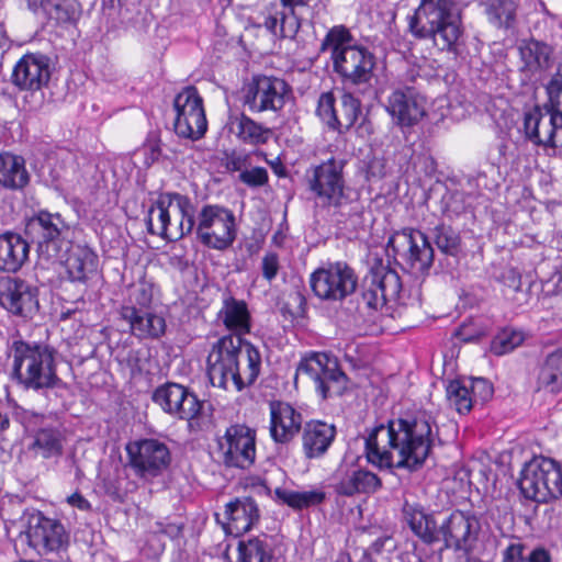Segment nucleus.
<instances>
[{"label":"nucleus","mask_w":562,"mask_h":562,"mask_svg":"<svg viewBox=\"0 0 562 562\" xmlns=\"http://www.w3.org/2000/svg\"><path fill=\"white\" fill-rule=\"evenodd\" d=\"M436 441H440L436 419L429 412L419 409L367 429L364 452L373 467L413 473L425 465Z\"/></svg>","instance_id":"f257e3e1"},{"label":"nucleus","mask_w":562,"mask_h":562,"mask_svg":"<svg viewBox=\"0 0 562 562\" xmlns=\"http://www.w3.org/2000/svg\"><path fill=\"white\" fill-rule=\"evenodd\" d=\"M217 319L234 333L220 338L207 357V375L213 386L228 389L229 381L237 391L252 385L260 374L261 355L241 335L251 328L247 303L228 295L217 313Z\"/></svg>","instance_id":"f03ea898"},{"label":"nucleus","mask_w":562,"mask_h":562,"mask_svg":"<svg viewBox=\"0 0 562 562\" xmlns=\"http://www.w3.org/2000/svg\"><path fill=\"white\" fill-rule=\"evenodd\" d=\"M402 513L413 533L426 544L443 541L448 549L469 550L481 529L479 518L472 512L456 509L440 525L435 515L418 503L405 501Z\"/></svg>","instance_id":"7ed1b4c3"},{"label":"nucleus","mask_w":562,"mask_h":562,"mask_svg":"<svg viewBox=\"0 0 562 562\" xmlns=\"http://www.w3.org/2000/svg\"><path fill=\"white\" fill-rule=\"evenodd\" d=\"M319 50L330 52L333 71L342 89L363 93L372 87L376 57L367 46L358 44L345 25L329 29Z\"/></svg>","instance_id":"20e7f679"},{"label":"nucleus","mask_w":562,"mask_h":562,"mask_svg":"<svg viewBox=\"0 0 562 562\" xmlns=\"http://www.w3.org/2000/svg\"><path fill=\"white\" fill-rule=\"evenodd\" d=\"M408 30L417 40H430L441 52L454 57L461 53L464 30L454 0H420L408 19Z\"/></svg>","instance_id":"39448f33"},{"label":"nucleus","mask_w":562,"mask_h":562,"mask_svg":"<svg viewBox=\"0 0 562 562\" xmlns=\"http://www.w3.org/2000/svg\"><path fill=\"white\" fill-rule=\"evenodd\" d=\"M13 376L25 390L43 392L65 387L57 374L56 350L37 342L15 340L12 344Z\"/></svg>","instance_id":"423d86ee"},{"label":"nucleus","mask_w":562,"mask_h":562,"mask_svg":"<svg viewBox=\"0 0 562 562\" xmlns=\"http://www.w3.org/2000/svg\"><path fill=\"white\" fill-rule=\"evenodd\" d=\"M547 101L524 113L526 139L543 148H562V72L558 70L544 86Z\"/></svg>","instance_id":"0eeeda50"},{"label":"nucleus","mask_w":562,"mask_h":562,"mask_svg":"<svg viewBox=\"0 0 562 562\" xmlns=\"http://www.w3.org/2000/svg\"><path fill=\"white\" fill-rule=\"evenodd\" d=\"M52 60L43 53H26L14 65L10 82L22 92L24 108L37 112L45 104L44 88L52 77Z\"/></svg>","instance_id":"6e6552de"},{"label":"nucleus","mask_w":562,"mask_h":562,"mask_svg":"<svg viewBox=\"0 0 562 562\" xmlns=\"http://www.w3.org/2000/svg\"><path fill=\"white\" fill-rule=\"evenodd\" d=\"M193 232L204 247L226 250L237 237L235 214L220 204H204L195 217Z\"/></svg>","instance_id":"1a4fd4ad"},{"label":"nucleus","mask_w":562,"mask_h":562,"mask_svg":"<svg viewBox=\"0 0 562 562\" xmlns=\"http://www.w3.org/2000/svg\"><path fill=\"white\" fill-rule=\"evenodd\" d=\"M24 234L47 258L58 257L70 244V225L59 213L47 210H40L25 221Z\"/></svg>","instance_id":"9d476101"},{"label":"nucleus","mask_w":562,"mask_h":562,"mask_svg":"<svg viewBox=\"0 0 562 562\" xmlns=\"http://www.w3.org/2000/svg\"><path fill=\"white\" fill-rule=\"evenodd\" d=\"M359 278L346 261H328L310 276V286L316 297L329 303H342L356 293Z\"/></svg>","instance_id":"9b49d317"},{"label":"nucleus","mask_w":562,"mask_h":562,"mask_svg":"<svg viewBox=\"0 0 562 562\" xmlns=\"http://www.w3.org/2000/svg\"><path fill=\"white\" fill-rule=\"evenodd\" d=\"M389 249L402 269L413 274L428 273L434 263L435 250L427 234L419 229L403 228L395 232L389 238Z\"/></svg>","instance_id":"f8f14e48"},{"label":"nucleus","mask_w":562,"mask_h":562,"mask_svg":"<svg viewBox=\"0 0 562 562\" xmlns=\"http://www.w3.org/2000/svg\"><path fill=\"white\" fill-rule=\"evenodd\" d=\"M159 211L160 231L158 235L166 240L181 239L193 233L194 206L188 195L178 192H162L151 204Z\"/></svg>","instance_id":"ddd939ff"},{"label":"nucleus","mask_w":562,"mask_h":562,"mask_svg":"<svg viewBox=\"0 0 562 562\" xmlns=\"http://www.w3.org/2000/svg\"><path fill=\"white\" fill-rule=\"evenodd\" d=\"M300 373L306 374L315 383L316 392L322 400L341 396L349 382L337 359L325 352H311L303 357L296 367L295 380Z\"/></svg>","instance_id":"4468645a"},{"label":"nucleus","mask_w":562,"mask_h":562,"mask_svg":"<svg viewBox=\"0 0 562 562\" xmlns=\"http://www.w3.org/2000/svg\"><path fill=\"white\" fill-rule=\"evenodd\" d=\"M359 286L360 302L368 310L378 311L387 301L397 300L402 292V280L398 273L378 258Z\"/></svg>","instance_id":"2eb2a0df"},{"label":"nucleus","mask_w":562,"mask_h":562,"mask_svg":"<svg viewBox=\"0 0 562 562\" xmlns=\"http://www.w3.org/2000/svg\"><path fill=\"white\" fill-rule=\"evenodd\" d=\"M291 97L292 87L283 78L254 75L244 88L243 103L252 113H278Z\"/></svg>","instance_id":"dca6fc26"},{"label":"nucleus","mask_w":562,"mask_h":562,"mask_svg":"<svg viewBox=\"0 0 562 562\" xmlns=\"http://www.w3.org/2000/svg\"><path fill=\"white\" fill-rule=\"evenodd\" d=\"M345 166L344 159L331 157L307 171L308 190L323 206H341L342 200L346 198Z\"/></svg>","instance_id":"f3484780"},{"label":"nucleus","mask_w":562,"mask_h":562,"mask_svg":"<svg viewBox=\"0 0 562 562\" xmlns=\"http://www.w3.org/2000/svg\"><path fill=\"white\" fill-rule=\"evenodd\" d=\"M175 133L182 138L200 139L207 130L203 99L194 86L184 87L173 99Z\"/></svg>","instance_id":"a211bd4d"},{"label":"nucleus","mask_w":562,"mask_h":562,"mask_svg":"<svg viewBox=\"0 0 562 562\" xmlns=\"http://www.w3.org/2000/svg\"><path fill=\"white\" fill-rule=\"evenodd\" d=\"M216 441V453L226 468L249 469L255 463L256 431L248 426L231 425Z\"/></svg>","instance_id":"6ab92c4d"},{"label":"nucleus","mask_w":562,"mask_h":562,"mask_svg":"<svg viewBox=\"0 0 562 562\" xmlns=\"http://www.w3.org/2000/svg\"><path fill=\"white\" fill-rule=\"evenodd\" d=\"M26 539L27 544L42 557L58 554L69 546V532L63 522L40 510L29 515Z\"/></svg>","instance_id":"aec40b11"},{"label":"nucleus","mask_w":562,"mask_h":562,"mask_svg":"<svg viewBox=\"0 0 562 562\" xmlns=\"http://www.w3.org/2000/svg\"><path fill=\"white\" fill-rule=\"evenodd\" d=\"M130 465L140 479L159 476L171 462L170 450L158 439H142L126 446Z\"/></svg>","instance_id":"412c9836"},{"label":"nucleus","mask_w":562,"mask_h":562,"mask_svg":"<svg viewBox=\"0 0 562 562\" xmlns=\"http://www.w3.org/2000/svg\"><path fill=\"white\" fill-rule=\"evenodd\" d=\"M0 306L13 316L32 319L40 310L38 289L18 277L2 278Z\"/></svg>","instance_id":"4be33fe9"},{"label":"nucleus","mask_w":562,"mask_h":562,"mask_svg":"<svg viewBox=\"0 0 562 562\" xmlns=\"http://www.w3.org/2000/svg\"><path fill=\"white\" fill-rule=\"evenodd\" d=\"M44 418V415L32 411L23 409L21 413H16V419L25 429L34 432L29 450L44 459L59 457L64 450L63 434L56 427H42Z\"/></svg>","instance_id":"5701e85b"},{"label":"nucleus","mask_w":562,"mask_h":562,"mask_svg":"<svg viewBox=\"0 0 562 562\" xmlns=\"http://www.w3.org/2000/svg\"><path fill=\"white\" fill-rule=\"evenodd\" d=\"M213 406L189 387L180 384L178 400L173 405L171 417L188 422L190 431H206L213 427Z\"/></svg>","instance_id":"b1692460"},{"label":"nucleus","mask_w":562,"mask_h":562,"mask_svg":"<svg viewBox=\"0 0 562 562\" xmlns=\"http://www.w3.org/2000/svg\"><path fill=\"white\" fill-rule=\"evenodd\" d=\"M386 112L400 127H412L425 115V99L414 87L394 89L387 98Z\"/></svg>","instance_id":"393cba45"},{"label":"nucleus","mask_w":562,"mask_h":562,"mask_svg":"<svg viewBox=\"0 0 562 562\" xmlns=\"http://www.w3.org/2000/svg\"><path fill=\"white\" fill-rule=\"evenodd\" d=\"M224 517L222 525L226 535L240 538L258 525L261 515L257 502L250 496H243L225 505Z\"/></svg>","instance_id":"a878e982"},{"label":"nucleus","mask_w":562,"mask_h":562,"mask_svg":"<svg viewBox=\"0 0 562 562\" xmlns=\"http://www.w3.org/2000/svg\"><path fill=\"white\" fill-rule=\"evenodd\" d=\"M270 407V435L277 443L290 442L303 428V416L291 404L272 401Z\"/></svg>","instance_id":"bb28decb"},{"label":"nucleus","mask_w":562,"mask_h":562,"mask_svg":"<svg viewBox=\"0 0 562 562\" xmlns=\"http://www.w3.org/2000/svg\"><path fill=\"white\" fill-rule=\"evenodd\" d=\"M67 257L64 261L67 278L74 283L87 285L89 280L95 276L99 257L88 245L68 244L65 246Z\"/></svg>","instance_id":"cd10ccee"},{"label":"nucleus","mask_w":562,"mask_h":562,"mask_svg":"<svg viewBox=\"0 0 562 562\" xmlns=\"http://www.w3.org/2000/svg\"><path fill=\"white\" fill-rule=\"evenodd\" d=\"M120 315L130 325L131 334L140 340L159 339L166 334V319L150 310L122 305Z\"/></svg>","instance_id":"c85d7f7f"},{"label":"nucleus","mask_w":562,"mask_h":562,"mask_svg":"<svg viewBox=\"0 0 562 562\" xmlns=\"http://www.w3.org/2000/svg\"><path fill=\"white\" fill-rule=\"evenodd\" d=\"M337 435L334 424H328L319 419H311L303 425L301 439L302 451L307 460L323 458Z\"/></svg>","instance_id":"c756f323"},{"label":"nucleus","mask_w":562,"mask_h":562,"mask_svg":"<svg viewBox=\"0 0 562 562\" xmlns=\"http://www.w3.org/2000/svg\"><path fill=\"white\" fill-rule=\"evenodd\" d=\"M27 8L34 13H44L48 19L60 25H74L82 13L78 0H25Z\"/></svg>","instance_id":"7c9ffc66"},{"label":"nucleus","mask_w":562,"mask_h":562,"mask_svg":"<svg viewBox=\"0 0 562 562\" xmlns=\"http://www.w3.org/2000/svg\"><path fill=\"white\" fill-rule=\"evenodd\" d=\"M276 539L266 532L240 537L237 542L236 562H274Z\"/></svg>","instance_id":"2f4dec72"},{"label":"nucleus","mask_w":562,"mask_h":562,"mask_svg":"<svg viewBox=\"0 0 562 562\" xmlns=\"http://www.w3.org/2000/svg\"><path fill=\"white\" fill-rule=\"evenodd\" d=\"M30 241L20 234L5 232L0 234V270L16 272L29 259Z\"/></svg>","instance_id":"473e14b6"},{"label":"nucleus","mask_w":562,"mask_h":562,"mask_svg":"<svg viewBox=\"0 0 562 562\" xmlns=\"http://www.w3.org/2000/svg\"><path fill=\"white\" fill-rule=\"evenodd\" d=\"M381 487V479L375 473L364 469L347 470L334 485L338 495L348 497L356 494H373Z\"/></svg>","instance_id":"72a5a7b5"},{"label":"nucleus","mask_w":562,"mask_h":562,"mask_svg":"<svg viewBox=\"0 0 562 562\" xmlns=\"http://www.w3.org/2000/svg\"><path fill=\"white\" fill-rule=\"evenodd\" d=\"M487 22L495 29L514 32L518 25V0H480Z\"/></svg>","instance_id":"f704fd0d"},{"label":"nucleus","mask_w":562,"mask_h":562,"mask_svg":"<svg viewBox=\"0 0 562 562\" xmlns=\"http://www.w3.org/2000/svg\"><path fill=\"white\" fill-rule=\"evenodd\" d=\"M31 175L25 159L10 151L0 153V187L10 191H22L29 186Z\"/></svg>","instance_id":"c9c22d12"},{"label":"nucleus","mask_w":562,"mask_h":562,"mask_svg":"<svg viewBox=\"0 0 562 562\" xmlns=\"http://www.w3.org/2000/svg\"><path fill=\"white\" fill-rule=\"evenodd\" d=\"M524 69L531 74L546 71L552 65L553 47L546 42L529 38L519 46Z\"/></svg>","instance_id":"e433bc0d"},{"label":"nucleus","mask_w":562,"mask_h":562,"mask_svg":"<svg viewBox=\"0 0 562 562\" xmlns=\"http://www.w3.org/2000/svg\"><path fill=\"white\" fill-rule=\"evenodd\" d=\"M543 484L542 458H535L526 462L517 480L520 494L526 499L546 503V496L542 495Z\"/></svg>","instance_id":"4c0bfd02"},{"label":"nucleus","mask_w":562,"mask_h":562,"mask_svg":"<svg viewBox=\"0 0 562 562\" xmlns=\"http://www.w3.org/2000/svg\"><path fill=\"white\" fill-rule=\"evenodd\" d=\"M263 26L273 35L293 37L301 27V18L292 9L279 11L274 4L267 9Z\"/></svg>","instance_id":"58836bf2"},{"label":"nucleus","mask_w":562,"mask_h":562,"mask_svg":"<svg viewBox=\"0 0 562 562\" xmlns=\"http://www.w3.org/2000/svg\"><path fill=\"white\" fill-rule=\"evenodd\" d=\"M562 387V349L549 353L539 366L536 390H548L552 393Z\"/></svg>","instance_id":"ea45409f"},{"label":"nucleus","mask_w":562,"mask_h":562,"mask_svg":"<svg viewBox=\"0 0 562 562\" xmlns=\"http://www.w3.org/2000/svg\"><path fill=\"white\" fill-rule=\"evenodd\" d=\"M430 244L447 257L458 258L462 254V238L460 232L446 223H438L427 234Z\"/></svg>","instance_id":"a19ab883"},{"label":"nucleus","mask_w":562,"mask_h":562,"mask_svg":"<svg viewBox=\"0 0 562 562\" xmlns=\"http://www.w3.org/2000/svg\"><path fill=\"white\" fill-rule=\"evenodd\" d=\"M232 123L236 124V137L244 144L251 146L265 145L272 135L269 127L256 122L245 113L236 115Z\"/></svg>","instance_id":"79ce46f5"},{"label":"nucleus","mask_w":562,"mask_h":562,"mask_svg":"<svg viewBox=\"0 0 562 562\" xmlns=\"http://www.w3.org/2000/svg\"><path fill=\"white\" fill-rule=\"evenodd\" d=\"M355 90L344 89L339 105H336V115L339 121V125L335 127V132L339 134L347 133L353 127L359 119L362 116V104L361 101L353 95Z\"/></svg>","instance_id":"37998d69"},{"label":"nucleus","mask_w":562,"mask_h":562,"mask_svg":"<svg viewBox=\"0 0 562 562\" xmlns=\"http://www.w3.org/2000/svg\"><path fill=\"white\" fill-rule=\"evenodd\" d=\"M274 495L279 502L294 510H302L312 506L321 505L326 499V493L322 490L296 492L277 487L274 490Z\"/></svg>","instance_id":"c03bdc74"},{"label":"nucleus","mask_w":562,"mask_h":562,"mask_svg":"<svg viewBox=\"0 0 562 562\" xmlns=\"http://www.w3.org/2000/svg\"><path fill=\"white\" fill-rule=\"evenodd\" d=\"M526 340L524 330L505 326L496 331L490 344V351L496 357L513 352Z\"/></svg>","instance_id":"a18cd8bd"},{"label":"nucleus","mask_w":562,"mask_h":562,"mask_svg":"<svg viewBox=\"0 0 562 562\" xmlns=\"http://www.w3.org/2000/svg\"><path fill=\"white\" fill-rule=\"evenodd\" d=\"M543 465V488L542 495L546 502L551 498L562 496V467L559 462L550 458H542Z\"/></svg>","instance_id":"49530a36"},{"label":"nucleus","mask_w":562,"mask_h":562,"mask_svg":"<svg viewBox=\"0 0 562 562\" xmlns=\"http://www.w3.org/2000/svg\"><path fill=\"white\" fill-rule=\"evenodd\" d=\"M446 393L449 405L459 414H468L472 409L474 401L465 380L456 379L450 381Z\"/></svg>","instance_id":"de8ad7c7"},{"label":"nucleus","mask_w":562,"mask_h":562,"mask_svg":"<svg viewBox=\"0 0 562 562\" xmlns=\"http://www.w3.org/2000/svg\"><path fill=\"white\" fill-rule=\"evenodd\" d=\"M178 391H180V383L168 381L158 385L153 391L150 398L165 414L171 415L176 400H178Z\"/></svg>","instance_id":"09e8293b"},{"label":"nucleus","mask_w":562,"mask_h":562,"mask_svg":"<svg viewBox=\"0 0 562 562\" xmlns=\"http://www.w3.org/2000/svg\"><path fill=\"white\" fill-rule=\"evenodd\" d=\"M335 113L336 98L334 93L331 91L321 93L317 101L316 115L331 131L340 124Z\"/></svg>","instance_id":"8fccbe9b"},{"label":"nucleus","mask_w":562,"mask_h":562,"mask_svg":"<svg viewBox=\"0 0 562 562\" xmlns=\"http://www.w3.org/2000/svg\"><path fill=\"white\" fill-rule=\"evenodd\" d=\"M306 297L301 291H295L290 294L289 301L283 302L280 306L282 317L290 323H293L300 317H304L306 315Z\"/></svg>","instance_id":"3c124183"},{"label":"nucleus","mask_w":562,"mask_h":562,"mask_svg":"<svg viewBox=\"0 0 562 562\" xmlns=\"http://www.w3.org/2000/svg\"><path fill=\"white\" fill-rule=\"evenodd\" d=\"M153 302V285L148 282H139L132 289L128 300L123 305L135 306L136 310H150Z\"/></svg>","instance_id":"603ef678"},{"label":"nucleus","mask_w":562,"mask_h":562,"mask_svg":"<svg viewBox=\"0 0 562 562\" xmlns=\"http://www.w3.org/2000/svg\"><path fill=\"white\" fill-rule=\"evenodd\" d=\"M160 536H166L171 540H177L183 537L186 521L182 518L171 519L166 517L154 524L153 527Z\"/></svg>","instance_id":"864d4df0"},{"label":"nucleus","mask_w":562,"mask_h":562,"mask_svg":"<svg viewBox=\"0 0 562 562\" xmlns=\"http://www.w3.org/2000/svg\"><path fill=\"white\" fill-rule=\"evenodd\" d=\"M238 181L251 189L260 188L269 182V173L265 167H248L238 175Z\"/></svg>","instance_id":"5fc2aeb1"},{"label":"nucleus","mask_w":562,"mask_h":562,"mask_svg":"<svg viewBox=\"0 0 562 562\" xmlns=\"http://www.w3.org/2000/svg\"><path fill=\"white\" fill-rule=\"evenodd\" d=\"M470 387L471 395L475 402H487L494 393L493 384L484 378H469L465 380Z\"/></svg>","instance_id":"6e6d98bb"},{"label":"nucleus","mask_w":562,"mask_h":562,"mask_svg":"<svg viewBox=\"0 0 562 562\" xmlns=\"http://www.w3.org/2000/svg\"><path fill=\"white\" fill-rule=\"evenodd\" d=\"M165 542L161 536L153 528L146 533L145 543L142 547V553L147 559H158L165 551Z\"/></svg>","instance_id":"4d7b16f0"},{"label":"nucleus","mask_w":562,"mask_h":562,"mask_svg":"<svg viewBox=\"0 0 562 562\" xmlns=\"http://www.w3.org/2000/svg\"><path fill=\"white\" fill-rule=\"evenodd\" d=\"M224 167L229 172L238 171L240 173L246 168L251 167L250 154L237 150L225 153Z\"/></svg>","instance_id":"13d9d810"},{"label":"nucleus","mask_w":562,"mask_h":562,"mask_svg":"<svg viewBox=\"0 0 562 562\" xmlns=\"http://www.w3.org/2000/svg\"><path fill=\"white\" fill-rule=\"evenodd\" d=\"M442 193L440 198L439 210L442 214L451 215L457 214L460 211V193L458 191L449 190L442 186Z\"/></svg>","instance_id":"bf43d9fd"},{"label":"nucleus","mask_w":562,"mask_h":562,"mask_svg":"<svg viewBox=\"0 0 562 562\" xmlns=\"http://www.w3.org/2000/svg\"><path fill=\"white\" fill-rule=\"evenodd\" d=\"M526 549L521 541L510 542L502 552V562H526Z\"/></svg>","instance_id":"052dcab7"},{"label":"nucleus","mask_w":562,"mask_h":562,"mask_svg":"<svg viewBox=\"0 0 562 562\" xmlns=\"http://www.w3.org/2000/svg\"><path fill=\"white\" fill-rule=\"evenodd\" d=\"M279 256L276 252H267L261 262L263 278L271 282L279 272Z\"/></svg>","instance_id":"680f3d73"},{"label":"nucleus","mask_w":562,"mask_h":562,"mask_svg":"<svg viewBox=\"0 0 562 562\" xmlns=\"http://www.w3.org/2000/svg\"><path fill=\"white\" fill-rule=\"evenodd\" d=\"M144 150H145L144 164L146 166H151L153 164L158 161L160 159V157L162 156L160 139L149 138L144 146Z\"/></svg>","instance_id":"e2e57ef3"},{"label":"nucleus","mask_w":562,"mask_h":562,"mask_svg":"<svg viewBox=\"0 0 562 562\" xmlns=\"http://www.w3.org/2000/svg\"><path fill=\"white\" fill-rule=\"evenodd\" d=\"M526 562H552V557L547 548L537 546L527 554Z\"/></svg>","instance_id":"0e129e2a"},{"label":"nucleus","mask_w":562,"mask_h":562,"mask_svg":"<svg viewBox=\"0 0 562 562\" xmlns=\"http://www.w3.org/2000/svg\"><path fill=\"white\" fill-rule=\"evenodd\" d=\"M67 503L70 506L76 507L83 512L91 510L90 502L83 495H81L79 492H75L74 494L69 495L67 497Z\"/></svg>","instance_id":"69168bd1"},{"label":"nucleus","mask_w":562,"mask_h":562,"mask_svg":"<svg viewBox=\"0 0 562 562\" xmlns=\"http://www.w3.org/2000/svg\"><path fill=\"white\" fill-rule=\"evenodd\" d=\"M361 122L357 126V132L360 136H370L374 133L372 122L362 113V116L359 119Z\"/></svg>","instance_id":"338daca9"},{"label":"nucleus","mask_w":562,"mask_h":562,"mask_svg":"<svg viewBox=\"0 0 562 562\" xmlns=\"http://www.w3.org/2000/svg\"><path fill=\"white\" fill-rule=\"evenodd\" d=\"M390 540V537H380L376 540H374L371 546L370 550L374 553H381L385 543Z\"/></svg>","instance_id":"774afa93"}]
</instances>
